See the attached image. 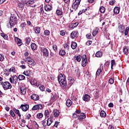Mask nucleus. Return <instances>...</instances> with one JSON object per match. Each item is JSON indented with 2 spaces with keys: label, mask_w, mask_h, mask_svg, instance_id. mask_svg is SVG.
Returning a JSON list of instances; mask_svg holds the SVG:
<instances>
[{
  "label": "nucleus",
  "mask_w": 129,
  "mask_h": 129,
  "mask_svg": "<svg viewBox=\"0 0 129 129\" xmlns=\"http://www.w3.org/2000/svg\"><path fill=\"white\" fill-rule=\"evenodd\" d=\"M4 60H5V57L4 56V55L0 54V61L1 62H3V61H4Z\"/></svg>",
  "instance_id": "nucleus-56"
},
{
  "label": "nucleus",
  "mask_w": 129,
  "mask_h": 129,
  "mask_svg": "<svg viewBox=\"0 0 129 129\" xmlns=\"http://www.w3.org/2000/svg\"><path fill=\"white\" fill-rule=\"evenodd\" d=\"M26 26H27V24H26V23L24 22V23H21V24L20 25V28L22 29V31H24Z\"/></svg>",
  "instance_id": "nucleus-40"
},
{
  "label": "nucleus",
  "mask_w": 129,
  "mask_h": 129,
  "mask_svg": "<svg viewBox=\"0 0 129 129\" xmlns=\"http://www.w3.org/2000/svg\"><path fill=\"white\" fill-rule=\"evenodd\" d=\"M64 49L66 50H69V45L68 44L65 43L63 45Z\"/></svg>",
  "instance_id": "nucleus-51"
},
{
  "label": "nucleus",
  "mask_w": 129,
  "mask_h": 129,
  "mask_svg": "<svg viewBox=\"0 0 129 129\" xmlns=\"http://www.w3.org/2000/svg\"><path fill=\"white\" fill-rule=\"evenodd\" d=\"M118 29L119 32H120V33H123L124 31V26H123V25H120L118 26Z\"/></svg>",
  "instance_id": "nucleus-22"
},
{
  "label": "nucleus",
  "mask_w": 129,
  "mask_h": 129,
  "mask_svg": "<svg viewBox=\"0 0 129 129\" xmlns=\"http://www.w3.org/2000/svg\"><path fill=\"white\" fill-rule=\"evenodd\" d=\"M113 12L114 14H116V15H118V14H119V8L115 7L114 9Z\"/></svg>",
  "instance_id": "nucleus-35"
},
{
  "label": "nucleus",
  "mask_w": 129,
  "mask_h": 129,
  "mask_svg": "<svg viewBox=\"0 0 129 129\" xmlns=\"http://www.w3.org/2000/svg\"><path fill=\"white\" fill-rule=\"evenodd\" d=\"M72 101H71V100L70 99H68L66 101V105L67 106H68V107L71 106V105H72Z\"/></svg>",
  "instance_id": "nucleus-25"
},
{
  "label": "nucleus",
  "mask_w": 129,
  "mask_h": 129,
  "mask_svg": "<svg viewBox=\"0 0 129 129\" xmlns=\"http://www.w3.org/2000/svg\"><path fill=\"white\" fill-rule=\"evenodd\" d=\"M79 24L78 23V22H76L74 24H72V28L73 29H74V28H76V27H77V26H78Z\"/></svg>",
  "instance_id": "nucleus-52"
},
{
  "label": "nucleus",
  "mask_w": 129,
  "mask_h": 129,
  "mask_svg": "<svg viewBox=\"0 0 129 129\" xmlns=\"http://www.w3.org/2000/svg\"><path fill=\"white\" fill-rule=\"evenodd\" d=\"M24 60L25 62H27L28 65H30L31 66H33V67L36 65V62H35V60H34V59H33V58L30 56L26 57Z\"/></svg>",
  "instance_id": "nucleus-3"
},
{
  "label": "nucleus",
  "mask_w": 129,
  "mask_h": 129,
  "mask_svg": "<svg viewBox=\"0 0 129 129\" xmlns=\"http://www.w3.org/2000/svg\"><path fill=\"white\" fill-rule=\"evenodd\" d=\"M43 113H39L36 115V118L40 119V118H42V117H43Z\"/></svg>",
  "instance_id": "nucleus-44"
},
{
  "label": "nucleus",
  "mask_w": 129,
  "mask_h": 129,
  "mask_svg": "<svg viewBox=\"0 0 129 129\" xmlns=\"http://www.w3.org/2000/svg\"><path fill=\"white\" fill-rule=\"evenodd\" d=\"M44 115L46 118L49 117L50 116V114L49 113V111L48 110H45L44 111Z\"/></svg>",
  "instance_id": "nucleus-43"
},
{
  "label": "nucleus",
  "mask_w": 129,
  "mask_h": 129,
  "mask_svg": "<svg viewBox=\"0 0 129 129\" xmlns=\"http://www.w3.org/2000/svg\"><path fill=\"white\" fill-rule=\"evenodd\" d=\"M41 52H42L43 56L44 57H48L49 56V52L48 49L45 47L41 48Z\"/></svg>",
  "instance_id": "nucleus-10"
},
{
  "label": "nucleus",
  "mask_w": 129,
  "mask_h": 129,
  "mask_svg": "<svg viewBox=\"0 0 129 129\" xmlns=\"http://www.w3.org/2000/svg\"><path fill=\"white\" fill-rule=\"evenodd\" d=\"M58 124H59V122L55 121L54 123V124L53 125V126H55V127H57L58 126Z\"/></svg>",
  "instance_id": "nucleus-64"
},
{
  "label": "nucleus",
  "mask_w": 129,
  "mask_h": 129,
  "mask_svg": "<svg viewBox=\"0 0 129 129\" xmlns=\"http://www.w3.org/2000/svg\"><path fill=\"white\" fill-rule=\"evenodd\" d=\"M59 114H60V112H59V110L57 109L53 110V115L55 117H58Z\"/></svg>",
  "instance_id": "nucleus-24"
},
{
  "label": "nucleus",
  "mask_w": 129,
  "mask_h": 129,
  "mask_svg": "<svg viewBox=\"0 0 129 129\" xmlns=\"http://www.w3.org/2000/svg\"><path fill=\"white\" fill-rule=\"evenodd\" d=\"M43 108V105L41 104L34 105L32 107V110H37L38 109H42Z\"/></svg>",
  "instance_id": "nucleus-12"
},
{
  "label": "nucleus",
  "mask_w": 129,
  "mask_h": 129,
  "mask_svg": "<svg viewBox=\"0 0 129 129\" xmlns=\"http://www.w3.org/2000/svg\"><path fill=\"white\" fill-rule=\"evenodd\" d=\"M30 83L31 85H34V86H39L38 81H37L35 79L31 80Z\"/></svg>",
  "instance_id": "nucleus-19"
},
{
  "label": "nucleus",
  "mask_w": 129,
  "mask_h": 129,
  "mask_svg": "<svg viewBox=\"0 0 129 129\" xmlns=\"http://www.w3.org/2000/svg\"><path fill=\"white\" fill-rule=\"evenodd\" d=\"M23 74L24 75H26V76H29V75H30V74H31V70H28L26 71H24L23 73Z\"/></svg>",
  "instance_id": "nucleus-38"
},
{
  "label": "nucleus",
  "mask_w": 129,
  "mask_h": 129,
  "mask_svg": "<svg viewBox=\"0 0 129 129\" xmlns=\"http://www.w3.org/2000/svg\"><path fill=\"white\" fill-rule=\"evenodd\" d=\"M115 65V60L114 59L111 60V69H113V66Z\"/></svg>",
  "instance_id": "nucleus-49"
},
{
  "label": "nucleus",
  "mask_w": 129,
  "mask_h": 129,
  "mask_svg": "<svg viewBox=\"0 0 129 129\" xmlns=\"http://www.w3.org/2000/svg\"><path fill=\"white\" fill-rule=\"evenodd\" d=\"M92 44V41H87L86 43V45H87V46H90V45H91Z\"/></svg>",
  "instance_id": "nucleus-60"
},
{
  "label": "nucleus",
  "mask_w": 129,
  "mask_h": 129,
  "mask_svg": "<svg viewBox=\"0 0 129 129\" xmlns=\"http://www.w3.org/2000/svg\"><path fill=\"white\" fill-rule=\"evenodd\" d=\"M14 112H15V113H16V114H18V116H19V117H21V116H22V115H21V113H20V110L17 109H13Z\"/></svg>",
  "instance_id": "nucleus-32"
},
{
  "label": "nucleus",
  "mask_w": 129,
  "mask_h": 129,
  "mask_svg": "<svg viewBox=\"0 0 129 129\" xmlns=\"http://www.w3.org/2000/svg\"><path fill=\"white\" fill-rule=\"evenodd\" d=\"M1 35L5 40H9V36L8 35L3 33H1Z\"/></svg>",
  "instance_id": "nucleus-33"
},
{
  "label": "nucleus",
  "mask_w": 129,
  "mask_h": 129,
  "mask_svg": "<svg viewBox=\"0 0 129 129\" xmlns=\"http://www.w3.org/2000/svg\"><path fill=\"white\" fill-rule=\"evenodd\" d=\"M60 35H61V36H64L65 35V32L64 30H61L60 31Z\"/></svg>",
  "instance_id": "nucleus-61"
},
{
  "label": "nucleus",
  "mask_w": 129,
  "mask_h": 129,
  "mask_svg": "<svg viewBox=\"0 0 129 129\" xmlns=\"http://www.w3.org/2000/svg\"><path fill=\"white\" fill-rule=\"evenodd\" d=\"M80 2H81V0H75L72 5L73 10H75V11H76V10L78 9V7H79V5H80Z\"/></svg>",
  "instance_id": "nucleus-6"
},
{
  "label": "nucleus",
  "mask_w": 129,
  "mask_h": 129,
  "mask_svg": "<svg viewBox=\"0 0 129 129\" xmlns=\"http://www.w3.org/2000/svg\"><path fill=\"white\" fill-rule=\"evenodd\" d=\"M39 89L41 90V91H44V90H45V87H44L43 85H41L39 87Z\"/></svg>",
  "instance_id": "nucleus-57"
},
{
  "label": "nucleus",
  "mask_w": 129,
  "mask_h": 129,
  "mask_svg": "<svg viewBox=\"0 0 129 129\" xmlns=\"http://www.w3.org/2000/svg\"><path fill=\"white\" fill-rule=\"evenodd\" d=\"M102 55H103L102 52L99 51L96 52L95 56L97 58H100L101 57H102Z\"/></svg>",
  "instance_id": "nucleus-26"
},
{
  "label": "nucleus",
  "mask_w": 129,
  "mask_h": 129,
  "mask_svg": "<svg viewBox=\"0 0 129 129\" xmlns=\"http://www.w3.org/2000/svg\"><path fill=\"white\" fill-rule=\"evenodd\" d=\"M128 30H129V28L126 27V29H125V30L124 31L125 36H127V34H128Z\"/></svg>",
  "instance_id": "nucleus-54"
},
{
  "label": "nucleus",
  "mask_w": 129,
  "mask_h": 129,
  "mask_svg": "<svg viewBox=\"0 0 129 129\" xmlns=\"http://www.w3.org/2000/svg\"><path fill=\"white\" fill-rule=\"evenodd\" d=\"M9 72H13V73H16V68L12 67L9 70Z\"/></svg>",
  "instance_id": "nucleus-46"
},
{
  "label": "nucleus",
  "mask_w": 129,
  "mask_h": 129,
  "mask_svg": "<svg viewBox=\"0 0 129 129\" xmlns=\"http://www.w3.org/2000/svg\"><path fill=\"white\" fill-rule=\"evenodd\" d=\"M34 31L36 34H39L41 32V28L39 27H35L34 28Z\"/></svg>",
  "instance_id": "nucleus-27"
},
{
  "label": "nucleus",
  "mask_w": 129,
  "mask_h": 129,
  "mask_svg": "<svg viewBox=\"0 0 129 129\" xmlns=\"http://www.w3.org/2000/svg\"><path fill=\"white\" fill-rule=\"evenodd\" d=\"M20 91L21 94L25 95V94H26V92H27V88L26 87L22 86L20 87Z\"/></svg>",
  "instance_id": "nucleus-14"
},
{
  "label": "nucleus",
  "mask_w": 129,
  "mask_h": 129,
  "mask_svg": "<svg viewBox=\"0 0 129 129\" xmlns=\"http://www.w3.org/2000/svg\"><path fill=\"white\" fill-rule=\"evenodd\" d=\"M68 83L69 85H70V87L71 86L73 83H74V79L71 77H69L68 78Z\"/></svg>",
  "instance_id": "nucleus-16"
},
{
  "label": "nucleus",
  "mask_w": 129,
  "mask_h": 129,
  "mask_svg": "<svg viewBox=\"0 0 129 129\" xmlns=\"http://www.w3.org/2000/svg\"><path fill=\"white\" fill-rule=\"evenodd\" d=\"M31 47L32 50H36V49H37V45H36V43H32L31 44Z\"/></svg>",
  "instance_id": "nucleus-42"
},
{
  "label": "nucleus",
  "mask_w": 129,
  "mask_h": 129,
  "mask_svg": "<svg viewBox=\"0 0 129 129\" xmlns=\"http://www.w3.org/2000/svg\"><path fill=\"white\" fill-rule=\"evenodd\" d=\"M114 82V80H113V79L110 78L109 80V83H110V84H113Z\"/></svg>",
  "instance_id": "nucleus-55"
},
{
  "label": "nucleus",
  "mask_w": 129,
  "mask_h": 129,
  "mask_svg": "<svg viewBox=\"0 0 129 129\" xmlns=\"http://www.w3.org/2000/svg\"><path fill=\"white\" fill-rule=\"evenodd\" d=\"M82 59V56L81 55H78L75 56V60H76L77 62H80Z\"/></svg>",
  "instance_id": "nucleus-28"
},
{
  "label": "nucleus",
  "mask_w": 129,
  "mask_h": 129,
  "mask_svg": "<svg viewBox=\"0 0 129 129\" xmlns=\"http://www.w3.org/2000/svg\"><path fill=\"white\" fill-rule=\"evenodd\" d=\"M26 78V77L23 75H19L18 76V79L19 80H24Z\"/></svg>",
  "instance_id": "nucleus-47"
},
{
  "label": "nucleus",
  "mask_w": 129,
  "mask_h": 129,
  "mask_svg": "<svg viewBox=\"0 0 129 129\" xmlns=\"http://www.w3.org/2000/svg\"><path fill=\"white\" fill-rule=\"evenodd\" d=\"M86 37L87 39H91V34H87Z\"/></svg>",
  "instance_id": "nucleus-63"
},
{
  "label": "nucleus",
  "mask_w": 129,
  "mask_h": 129,
  "mask_svg": "<svg viewBox=\"0 0 129 129\" xmlns=\"http://www.w3.org/2000/svg\"><path fill=\"white\" fill-rule=\"evenodd\" d=\"M98 31H99V28L98 27H96L93 32V37H95V36H96V34L98 33Z\"/></svg>",
  "instance_id": "nucleus-30"
},
{
  "label": "nucleus",
  "mask_w": 129,
  "mask_h": 129,
  "mask_svg": "<svg viewBox=\"0 0 129 129\" xmlns=\"http://www.w3.org/2000/svg\"><path fill=\"white\" fill-rule=\"evenodd\" d=\"M20 107L21 108H22V110H23V111H27V110L29 109V107H30V106L28 104H22Z\"/></svg>",
  "instance_id": "nucleus-11"
},
{
  "label": "nucleus",
  "mask_w": 129,
  "mask_h": 129,
  "mask_svg": "<svg viewBox=\"0 0 129 129\" xmlns=\"http://www.w3.org/2000/svg\"><path fill=\"white\" fill-rule=\"evenodd\" d=\"M44 10L46 12H50V11H52V6L50 5H46L44 6Z\"/></svg>",
  "instance_id": "nucleus-18"
},
{
  "label": "nucleus",
  "mask_w": 129,
  "mask_h": 129,
  "mask_svg": "<svg viewBox=\"0 0 129 129\" xmlns=\"http://www.w3.org/2000/svg\"><path fill=\"white\" fill-rule=\"evenodd\" d=\"M41 124L44 127H46L47 126V121L45 120L41 121Z\"/></svg>",
  "instance_id": "nucleus-48"
},
{
  "label": "nucleus",
  "mask_w": 129,
  "mask_h": 129,
  "mask_svg": "<svg viewBox=\"0 0 129 129\" xmlns=\"http://www.w3.org/2000/svg\"><path fill=\"white\" fill-rule=\"evenodd\" d=\"M86 64H87V58H86V55L84 54L82 56V66L85 67Z\"/></svg>",
  "instance_id": "nucleus-9"
},
{
  "label": "nucleus",
  "mask_w": 129,
  "mask_h": 129,
  "mask_svg": "<svg viewBox=\"0 0 129 129\" xmlns=\"http://www.w3.org/2000/svg\"><path fill=\"white\" fill-rule=\"evenodd\" d=\"M78 35H79L78 31H73L71 34V38L72 39H77L78 38Z\"/></svg>",
  "instance_id": "nucleus-8"
},
{
  "label": "nucleus",
  "mask_w": 129,
  "mask_h": 129,
  "mask_svg": "<svg viewBox=\"0 0 129 129\" xmlns=\"http://www.w3.org/2000/svg\"><path fill=\"white\" fill-rule=\"evenodd\" d=\"M86 115L84 113H82L80 114V115L79 116L78 119L79 120H82V119H84V118H86Z\"/></svg>",
  "instance_id": "nucleus-20"
},
{
  "label": "nucleus",
  "mask_w": 129,
  "mask_h": 129,
  "mask_svg": "<svg viewBox=\"0 0 129 129\" xmlns=\"http://www.w3.org/2000/svg\"><path fill=\"white\" fill-rule=\"evenodd\" d=\"M1 84L3 85V87L5 90L12 88V85L9 82H2Z\"/></svg>",
  "instance_id": "nucleus-4"
},
{
  "label": "nucleus",
  "mask_w": 129,
  "mask_h": 129,
  "mask_svg": "<svg viewBox=\"0 0 129 129\" xmlns=\"http://www.w3.org/2000/svg\"><path fill=\"white\" fill-rule=\"evenodd\" d=\"M99 11L100 13H102V14H103L105 12V8L103 6H101L100 7Z\"/></svg>",
  "instance_id": "nucleus-39"
},
{
  "label": "nucleus",
  "mask_w": 129,
  "mask_h": 129,
  "mask_svg": "<svg viewBox=\"0 0 129 129\" xmlns=\"http://www.w3.org/2000/svg\"><path fill=\"white\" fill-rule=\"evenodd\" d=\"M10 114L11 116H12V117H15V116H16V114L15 113V112L13 110H11L10 111Z\"/></svg>",
  "instance_id": "nucleus-45"
},
{
  "label": "nucleus",
  "mask_w": 129,
  "mask_h": 129,
  "mask_svg": "<svg viewBox=\"0 0 129 129\" xmlns=\"http://www.w3.org/2000/svg\"><path fill=\"white\" fill-rule=\"evenodd\" d=\"M44 35L45 36H49L50 35V31H49V30H45L44 32Z\"/></svg>",
  "instance_id": "nucleus-53"
},
{
  "label": "nucleus",
  "mask_w": 129,
  "mask_h": 129,
  "mask_svg": "<svg viewBox=\"0 0 129 129\" xmlns=\"http://www.w3.org/2000/svg\"><path fill=\"white\" fill-rule=\"evenodd\" d=\"M56 13L57 16H62L63 15V11L60 9H57L56 11Z\"/></svg>",
  "instance_id": "nucleus-29"
},
{
  "label": "nucleus",
  "mask_w": 129,
  "mask_h": 129,
  "mask_svg": "<svg viewBox=\"0 0 129 129\" xmlns=\"http://www.w3.org/2000/svg\"><path fill=\"white\" fill-rule=\"evenodd\" d=\"M100 115L101 117H105L106 116V113L103 110L101 111Z\"/></svg>",
  "instance_id": "nucleus-36"
},
{
  "label": "nucleus",
  "mask_w": 129,
  "mask_h": 129,
  "mask_svg": "<svg viewBox=\"0 0 129 129\" xmlns=\"http://www.w3.org/2000/svg\"><path fill=\"white\" fill-rule=\"evenodd\" d=\"M50 100L51 101H55V96L54 95H52L51 96V98Z\"/></svg>",
  "instance_id": "nucleus-62"
},
{
  "label": "nucleus",
  "mask_w": 129,
  "mask_h": 129,
  "mask_svg": "<svg viewBox=\"0 0 129 129\" xmlns=\"http://www.w3.org/2000/svg\"><path fill=\"white\" fill-rule=\"evenodd\" d=\"M53 122V120H51V119H47V120L46 121V124L47 126H50L51 124H52V123Z\"/></svg>",
  "instance_id": "nucleus-31"
},
{
  "label": "nucleus",
  "mask_w": 129,
  "mask_h": 129,
  "mask_svg": "<svg viewBox=\"0 0 129 129\" xmlns=\"http://www.w3.org/2000/svg\"><path fill=\"white\" fill-rule=\"evenodd\" d=\"M65 4H67L68 6H69L70 4V0H63Z\"/></svg>",
  "instance_id": "nucleus-59"
},
{
  "label": "nucleus",
  "mask_w": 129,
  "mask_h": 129,
  "mask_svg": "<svg viewBox=\"0 0 129 129\" xmlns=\"http://www.w3.org/2000/svg\"><path fill=\"white\" fill-rule=\"evenodd\" d=\"M31 99L34 101L39 100L40 99V97H39V95L36 94H33L31 96Z\"/></svg>",
  "instance_id": "nucleus-13"
},
{
  "label": "nucleus",
  "mask_w": 129,
  "mask_h": 129,
  "mask_svg": "<svg viewBox=\"0 0 129 129\" xmlns=\"http://www.w3.org/2000/svg\"><path fill=\"white\" fill-rule=\"evenodd\" d=\"M57 80L61 88L65 89L67 87V81L65 75L60 74L57 77Z\"/></svg>",
  "instance_id": "nucleus-1"
},
{
  "label": "nucleus",
  "mask_w": 129,
  "mask_h": 129,
  "mask_svg": "<svg viewBox=\"0 0 129 129\" xmlns=\"http://www.w3.org/2000/svg\"><path fill=\"white\" fill-rule=\"evenodd\" d=\"M103 70V66H100L97 70L96 74V76H99L102 71Z\"/></svg>",
  "instance_id": "nucleus-15"
},
{
  "label": "nucleus",
  "mask_w": 129,
  "mask_h": 129,
  "mask_svg": "<svg viewBox=\"0 0 129 129\" xmlns=\"http://www.w3.org/2000/svg\"><path fill=\"white\" fill-rule=\"evenodd\" d=\"M17 23H18V18H17V16L14 14H11L9 23L7 24V27L13 28V26L17 25Z\"/></svg>",
  "instance_id": "nucleus-2"
},
{
  "label": "nucleus",
  "mask_w": 129,
  "mask_h": 129,
  "mask_svg": "<svg viewBox=\"0 0 129 129\" xmlns=\"http://www.w3.org/2000/svg\"><path fill=\"white\" fill-rule=\"evenodd\" d=\"M32 115L30 114H28L26 116V119H30Z\"/></svg>",
  "instance_id": "nucleus-58"
},
{
  "label": "nucleus",
  "mask_w": 129,
  "mask_h": 129,
  "mask_svg": "<svg viewBox=\"0 0 129 129\" xmlns=\"http://www.w3.org/2000/svg\"><path fill=\"white\" fill-rule=\"evenodd\" d=\"M25 43L27 45H29L30 43H31V38L30 37H27L25 39Z\"/></svg>",
  "instance_id": "nucleus-37"
},
{
  "label": "nucleus",
  "mask_w": 129,
  "mask_h": 129,
  "mask_svg": "<svg viewBox=\"0 0 129 129\" xmlns=\"http://www.w3.org/2000/svg\"><path fill=\"white\" fill-rule=\"evenodd\" d=\"M123 52L125 55H127V54H128V48L126 46L124 47Z\"/></svg>",
  "instance_id": "nucleus-34"
},
{
  "label": "nucleus",
  "mask_w": 129,
  "mask_h": 129,
  "mask_svg": "<svg viewBox=\"0 0 129 129\" xmlns=\"http://www.w3.org/2000/svg\"><path fill=\"white\" fill-rule=\"evenodd\" d=\"M71 48L73 50H75V49H76L77 48V43L74 41L72 42L71 44Z\"/></svg>",
  "instance_id": "nucleus-23"
},
{
  "label": "nucleus",
  "mask_w": 129,
  "mask_h": 129,
  "mask_svg": "<svg viewBox=\"0 0 129 129\" xmlns=\"http://www.w3.org/2000/svg\"><path fill=\"white\" fill-rule=\"evenodd\" d=\"M9 80L13 85H16L18 82V76L14 75L12 77V78H10Z\"/></svg>",
  "instance_id": "nucleus-5"
},
{
  "label": "nucleus",
  "mask_w": 129,
  "mask_h": 129,
  "mask_svg": "<svg viewBox=\"0 0 129 129\" xmlns=\"http://www.w3.org/2000/svg\"><path fill=\"white\" fill-rule=\"evenodd\" d=\"M83 99L84 101H89V100H90V96L88 94H85Z\"/></svg>",
  "instance_id": "nucleus-21"
},
{
  "label": "nucleus",
  "mask_w": 129,
  "mask_h": 129,
  "mask_svg": "<svg viewBox=\"0 0 129 129\" xmlns=\"http://www.w3.org/2000/svg\"><path fill=\"white\" fill-rule=\"evenodd\" d=\"M59 53L61 56H64L66 54V51L63 49H61L59 51Z\"/></svg>",
  "instance_id": "nucleus-41"
},
{
  "label": "nucleus",
  "mask_w": 129,
  "mask_h": 129,
  "mask_svg": "<svg viewBox=\"0 0 129 129\" xmlns=\"http://www.w3.org/2000/svg\"><path fill=\"white\" fill-rule=\"evenodd\" d=\"M24 6L25 5L23 3H19L18 5V7L19 9H23V8H24Z\"/></svg>",
  "instance_id": "nucleus-50"
},
{
  "label": "nucleus",
  "mask_w": 129,
  "mask_h": 129,
  "mask_svg": "<svg viewBox=\"0 0 129 129\" xmlns=\"http://www.w3.org/2000/svg\"><path fill=\"white\" fill-rule=\"evenodd\" d=\"M15 42L17 43L18 46H22L23 45V42H22V40H21L20 38L16 37L15 38Z\"/></svg>",
  "instance_id": "nucleus-17"
},
{
  "label": "nucleus",
  "mask_w": 129,
  "mask_h": 129,
  "mask_svg": "<svg viewBox=\"0 0 129 129\" xmlns=\"http://www.w3.org/2000/svg\"><path fill=\"white\" fill-rule=\"evenodd\" d=\"M36 3V0H29L26 3V5L28 6V7H31V8H35L36 7V5H33V4H35Z\"/></svg>",
  "instance_id": "nucleus-7"
}]
</instances>
